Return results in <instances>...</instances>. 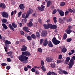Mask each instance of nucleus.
<instances>
[{"label":"nucleus","instance_id":"1","mask_svg":"<svg viewBox=\"0 0 75 75\" xmlns=\"http://www.w3.org/2000/svg\"><path fill=\"white\" fill-rule=\"evenodd\" d=\"M18 58L20 60L21 62H23V63L26 64L27 63V62H28L27 59H28V57L27 56H24L23 54L22 53L21 55L18 56Z\"/></svg>","mask_w":75,"mask_h":75},{"label":"nucleus","instance_id":"2","mask_svg":"<svg viewBox=\"0 0 75 75\" xmlns=\"http://www.w3.org/2000/svg\"><path fill=\"white\" fill-rule=\"evenodd\" d=\"M68 65L69 66V69L72 68V67H73V65H74V60L72 59H71Z\"/></svg>","mask_w":75,"mask_h":75},{"label":"nucleus","instance_id":"3","mask_svg":"<svg viewBox=\"0 0 75 75\" xmlns=\"http://www.w3.org/2000/svg\"><path fill=\"white\" fill-rule=\"evenodd\" d=\"M52 42L53 44H54V45H58V44H59V43H60V41H59L57 40L55 38H54L52 40Z\"/></svg>","mask_w":75,"mask_h":75},{"label":"nucleus","instance_id":"4","mask_svg":"<svg viewBox=\"0 0 75 75\" xmlns=\"http://www.w3.org/2000/svg\"><path fill=\"white\" fill-rule=\"evenodd\" d=\"M1 14L4 18H8V14L6 12H2Z\"/></svg>","mask_w":75,"mask_h":75},{"label":"nucleus","instance_id":"5","mask_svg":"<svg viewBox=\"0 0 75 75\" xmlns=\"http://www.w3.org/2000/svg\"><path fill=\"white\" fill-rule=\"evenodd\" d=\"M72 28V27L71 25H69L66 30H65V33H67V34H69L71 33V29Z\"/></svg>","mask_w":75,"mask_h":75},{"label":"nucleus","instance_id":"6","mask_svg":"<svg viewBox=\"0 0 75 75\" xmlns=\"http://www.w3.org/2000/svg\"><path fill=\"white\" fill-rule=\"evenodd\" d=\"M33 13V10L31 8H29V11L27 12L26 15V18H27L29 16L30 14H31Z\"/></svg>","mask_w":75,"mask_h":75},{"label":"nucleus","instance_id":"7","mask_svg":"<svg viewBox=\"0 0 75 75\" xmlns=\"http://www.w3.org/2000/svg\"><path fill=\"white\" fill-rule=\"evenodd\" d=\"M22 55H24L25 56H30L31 55V54L28 51L23 52H22Z\"/></svg>","mask_w":75,"mask_h":75},{"label":"nucleus","instance_id":"8","mask_svg":"<svg viewBox=\"0 0 75 75\" xmlns=\"http://www.w3.org/2000/svg\"><path fill=\"white\" fill-rule=\"evenodd\" d=\"M11 44V42L8 40H6L5 42V45L6 47H8L10 45L9 44Z\"/></svg>","mask_w":75,"mask_h":75},{"label":"nucleus","instance_id":"9","mask_svg":"<svg viewBox=\"0 0 75 75\" xmlns=\"http://www.w3.org/2000/svg\"><path fill=\"white\" fill-rule=\"evenodd\" d=\"M0 7L2 8H6V5L3 3H1L0 4Z\"/></svg>","mask_w":75,"mask_h":75},{"label":"nucleus","instance_id":"10","mask_svg":"<svg viewBox=\"0 0 75 75\" xmlns=\"http://www.w3.org/2000/svg\"><path fill=\"white\" fill-rule=\"evenodd\" d=\"M48 40H47L46 39L44 40L43 43V46H47V45H48Z\"/></svg>","mask_w":75,"mask_h":75},{"label":"nucleus","instance_id":"11","mask_svg":"<svg viewBox=\"0 0 75 75\" xmlns=\"http://www.w3.org/2000/svg\"><path fill=\"white\" fill-rule=\"evenodd\" d=\"M23 30L25 31V32L27 33H28V32H30V31H28V27L26 26L24 27L23 28Z\"/></svg>","mask_w":75,"mask_h":75},{"label":"nucleus","instance_id":"12","mask_svg":"<svg viewBox=\"0 0 75 75\" xmlns=\"http://www.w3.org/2000/svg\"><path fill=\"white\" fill-rule=\"evenodd\" d=\"M51 4H52V1L50 0L48 1H47V7H49Z\"/></svg>","mask_w":75,"mask_h":75},{"label":"nucleus","instance_id":"13","mask_svg":"<svg viewBox=\"0 0 75 75\" xmlns=\"http://www.w3.org/2000/svg\"><path fill=\"white\" fill-rule=\"evenodd\" d=\"M52 57H47L46 58V60L48 62H51V61H52Z\"/></svg>","mask_w":75,"mask_h":75},{"label":"nucleus","instance_id":"14","mask_svg":"<svg viewBox=\"0 0 75 75\" xmlns=\"http://www.w3.org/2000/svg\"><path fill=\"white\" fill-rule=\"evenodd\" d=\"M48 46L49 47H53V45L52 44L51 41L49 40L48 42Z\"/></svg>","mask_w":75,"mask_h":75},{"label":"nucleus","instance_id":"15","mask_svg":"<svg viewBox=\"0 0 75 75\" xmlns=\"http://www.w3.org/2000/svg\"><path fill=\"white\" fill-rule=\"evenodd\" d=\"M47 33V30H43V33H42L41 34L42 36V37H43V36H45Z\"/></svg>","mask_w":75,"mask_h":75},{"label":"nucleus","instance_id":"16","mask_svg":"<svg viewBox=\"0 0 75 75\" xmlns=\"http://www.w3.org/2000/svg\"><path fill=\"white\" fill-rule=\"evenodd\" d=\"M61 51L62 52L65 53L67 52V48L65 47H64L62 49H61Z\"/></svg>","mask_w":75,"mask_h":75},{"label":"nucleus","instance_id":"17","mask_svg":"<svg viewBox=\"0 0 75 75\" xmlns=\"http://www.w3.org/2000/svg\"><path fill=\"white\" fill-rule=\"evenodd\" d=\"M33 25V23L31 22V21H30L27 24V26L28 27H31Z\"/></svg>","mask_w":75,"mask_h":75},{"label":"nucleus","instance_id":"18","mask_svg":"<svg viewBox=\"0 0 75 75\" xmlns=\"http://www.w3.org/2000/svg\"><path fill=\"white\" fill-rule=\"evenodd\" d=\"M20 9L21 10H23L24 8V5L23 4H21L19 6Z\"/></svg>","mask_w":75,"mask_h":75},{"label":"nucleus","instance_id":"19","mask_svg":"<svg viewBox=\"0 0 75 75\" xmlns=\"http://www.w3.org/2000/svg\"><path fill=\"white\" fill-rule=\"evenodd\" d=\"M75 52V50H71V52L69 53L68 54L69 55H71L72 54H73Z\"/></svg>","mask_w":75,"mask_h":75},{"label":"nucleus","instance_id":"20","mask_svg":"<svg viewBox=\"0 0 75 75\" xmlns=\"http://www.w3.org/2000/svg\"><path fill=\"white\" fill-rule=\"evenodd\" d=\"M59 21L60 23H61V24H64V21H63L62 19L61 18H59Z\"/></svg>","mask_w":75,"mask_h":75},{"label":"nucleus","instance_id":"21","mask_svg":"<svg viewBox=\"0 0 75 75\" xmlns=\"http://www.w3.org/2000/svg\"><path fill=\"white\" fill-rule=\"evenodd\" d=\"M2 25L3 27H4V28L6 30H7V29L8 28V27H7V26L5 24L2 23Z\"/></svg>","mask_w":75,"mask_h":75},{"label":"nucleus","instance_id":"22","mask_svg":"<svg viewBox=\"0 0 75 75\" xmlns=\"http://www.w3.org/2000/svg\"><path fill=\"white\" fill-rule=\"evenodd\" d=\"M8 27H9L10 29L12 30L13 31H14V29L12 27V25H11V24H10L8 25Z\"/></svg>","mask_w":75,"mask_h":75},{"label":"nucleus","instance_id":"23","mask_svg":"<svg viewBox=\"0 0 75 75\" xmlns=\"http://www.w3.org/2000/svg\"><path fill=\"white\" fill-rule=\"evenodd\" d=\"M12 25L13 27L15 28H16L17 27V25L15 24V23H12Z\"/></svg>","mask_w":75,"mask_h":75},{"label":"nucleus","instance_id":"24","mask_svg":"<svg viewBox=\"0 0 75 75\" xmlns=\"http://www.w3.org/2000/svg\"><path fill=\"white\" fill-rule=\"evenodd\" d=\"M6 54H8V57H10L11 55H12V54L13 53L11 52H9L6 53Z\"/></svg>","mask_w":75,"mask_h":75},{"label":"nucleus","instance_id":"25","mask_svg":"<svg viewBox=\"0 0 75 75\" xmlns=\"http://www.w3.org/2000/svg\"><path fill=\"white\" fill-rule=\"evenodd\" d=\"M31 37L32 38H33V39H35V38H37V37H36V36L34 34L31 35Z\"/></svg>","mask_w":75,"mask_h":75},{"label":"nucleus","instance_id":"26","mask_svg":"<svg viewBox=\"0 0 75 75\" xmlns=\"http://www.w3.org/2000/svg\"><path fill=\"white\" fill-rule=\"evenodd\" d=\"M43 26L44 27V28L45 29H48V25H47L46 24H44L43 25Z\"/></svg>","mask_w":75,"mask_h":75},{"label":"nucleus","instance_id":"27","mask_svg":"<svg viewBox=\"0 0 75 75\" xmlns=\"http://www.w3.org/2000/svg\"><path fill=\"white\" fill-rule=\"evenodd\" d=\"M57 27V25H52L51 29H53L54 30H55V29H56Z\"/></svg>","mask_w":75,"mask_h":75},{"label":"nucleus","instance_id":"28","mask_svg":"<svg viewBox=\"0 0 75 75\" xmlns=\"http://www.w3.org/2000/svg\"><path fill=\"white\" fill-rule=\"evenodd\" d=\"M30 36H28L27 37V39L28 41H31L32 40V38Z\"/></svg>","mask_w":75,"mask_h":75},{"label":"nucleus","instance_id":"29","mask_svg":"<svg viewBox=\"0 0 75 75\" xmlns=\"http://www.w3.org/2000/svg\"><path fill=\"white\" fill-rule=\"evenodd\" d=\"M47 25H48V28H51V29L52 28V25L51 23H47Z\"/></svg>","mask_w":75,"mask_h":75},{"label":"nucleus","instance_id":"30","mask_svg":"<svg viewBox=\"0 0 75 75\" xmlns=\"http://www.w3.org/2000/svg\"><path fill=\"white\" fill-rule=\"evenodd\" d=\"M67 37V33H65L63 36V40H65Z\"/></svg>","mask_w":75,"mask_h":75},{"label":"nucleus","instance_id":"31","mask_svg":"<svg viewBox=\"0 0 75 75\" xmlns=\"http://www.w3.org/2000/svg\"><path fill=\"white\" fill-rule=\"evenodd\" d=\"M41 68L42 69L43 71L44 72H45V71H46V69H45V67L44 66H42Z\"/></svg>","mask_w":75,"mask_h":75},{"label":"nucleus","instance_id":"32","mask_svg":"<svg viewBox=\"0 0 75 75\" xmlns=\"http://www.w3.org/2000/svg\"><path fill=\"white\" fill-rule=\"evenodd\" d=\"M36 34L37 37H38V38H39V37H40V35L39 32H37Z\"/></svg>","mask_w":75,"mask_h":75},{"label":"nucleus","instance_id":"33","mask_svg":"<svg viewBox=\"0 0 75 75\" xmlns=\"http://www.w3.org/2000/svg\"><path fill=\"white\" fill-rule=\"evenodd\" d=\"M59 14L61 16H64V11H61Z\"/></svg>","mask_w":75,"mask_h":75},{"label":"nucleus","instance_id":"34","mask_svg":"<svg viewBox=\"0 0 75 75\" xmlns=\"http://www.w3.org/2000/svg\"><path fill=\"white\" fill-rule=\"evenodd\" d=\"M21 51H27V48L24 47H22L21 49Z\"/></svg>","mask_w":75,"mask_h":75},{"label":"nucleus","instance_id":"35","mask_svg":"<svg viewBox=\"0 0 75 75\" xmlns=\"http://www.w3.org/2000/svg\"><path fill=\"white\" fill-rule=\"evenodd\" d=\"M71 59V58L69 57H67L66 59V61L67 62L69 61V60Z\"/></svg>","mask_w":75,"mask_h":75},{"label":"nucleus","instance_id":"36","mask_svg":"<svg viewBox=\"0 0 75 75\" xmlns=\"http://www.w3.org/2000/svg\"><path fill=\"white\" fill-rule=\"evenodd\" d=\"M7 20L6 19H3L2 20V23H6L7 22Z\"/></svg>","mask_w":75,"mask_h":75},{"label":"nucleus","instance_id":"37","mask_svg":"<svg viewBox=\"0 0 75 75\" xmlns=\"http://www.w3.org/2000/svg\"><path fill=\"white\" fill-rule=\"evenodd\" d=\"M38 10H40V11H44V9L43 8H42L40 7H38Z\"/></svg>","mask_w":75,"mask_h":75},{"label":"nucleus","instance_id":"38","mask_svg":"<svg viewBox=\"0 0 75 75\" xmlns=\"http://www.w3.org/2000/svg\"><path fill=\"white\" fill-rule=\"evenodd\" d=\"M62 73H63L64 74H65V75H67L68 74V72L65 70L62 71Z\"/></svg>","mask_w":75,"mask_h":75},{"label":"nucleus","instance_id":"39","mask_svg":"<svg viewBox=\"0 0 75 75\" xmlns=\"http://www.w3.org/2000/svg\"><path fill=\"white\" fill-rule=\"evenodd\" d=\"M72 40V39L71 38H68L67 39V41L68 42H71V40Z\"/></svg>","mask_w":75,"mask_h":75},{"label":"nucleus","instance_id":"40","mask_svg":"<svg viewBox=\"0 0 75 75\" xmlns=\"http://www.w3.org/2000/svg\"><path fill=\"white\" fill-rule=\"evenodd\" d=\"M27 18L26 17H25V19H23L22 20V21H23V23L24 24V23H26L27 22V19H26V18Z\"/></svg>","mask_w":75,"mask_h":75},{"label":"nucleus","instance_id":"41","mask_svg":"<svg viewBox=\"0 0 75 75\" xmlns=\"http://www.w3.org/2000/svg\"><path fill=\"white\" fill-rule=\"evenodd\" d=\"M65 3L64 2H62L60 4V6H65Z\"/></svg>","mask_w":75,"mask_h":75},{"label":"nucleus","instance_id":"42","mask_svg":"<svg viewBox=\"0 0 75 75\" xmlns=\"http://www.w3.org/2000/svg\"><path fill=\"white\" fill-rule=\"evenodd\" d=\"M53 20L54 23H57V17H53Z\"/></svg>","mask_w":75,"mask_h":75},{"label":"nucleus","instance_id":"43","mask_svg":"<svg viewBox=\"0 0 75 75\" xmlns=\"http://www.w3.org/2000/svg\"><path fill=\"white\" fill-rule=\"evenodd\" d=\"M20 41H21V42H25V39H21Z\"/></svg>","mask_w":75,"mask_h":75},{"label":"nucleus","instance_id":"44","mask_svg":"<svg viewBox=\"0 0 75 75\" xmlns=\"http://www.w3.org/2000/svg\"><path fill=\"white\" fill-rule=\"evenodd\" d=\"M50 65H51L52 68H54L55 67V64L54 63H51L50 64Z\"/></svg>","mask_w":75,"mask_h":75},{"label":"nucleus","instance_id":"45","mask_svg":"<svg viewBox=\"0 0 75 75\" xmlns=\"http://www.w3.org/2000/svg\"><path fill=\"white\" fill-rule=\"evenodd\" d=\"M21 13H22V12L21 11H20L18 13V17H20L21 16Z\"/></svg>","mask_w":75,"mask_h":75},{"label":"nucleus","instance_id":"46","mask_svg":"<svg viewBox=\"0 0 75 75\" xmlns=\"http://www.w3.org/2000/svg\"><path fill=\"white\" fill-rule=\"evenodd\" d=\"M62 58V54H60L58 57V59H61Z\"/></svg>","mask_w":75,"mask_h":75},{"label":"nucleus","instance_id":"47","mask_svg":"<svg viewBox=\"0 0 75 75\" xmlns=\"http://www.w3.org/2000/svg\"><path fill=\"white\" fill-rule=\"evenodd\" d=\"M44 42V39H41L40 40V44H42V43Z\"/></svg>","mask_w":75,"mask_h":75},{"label":"nucleus","instance_id":"48","mask_svg":"<svg viewBox=\"0 0 75 75\" xmlns=\"http://www.w3.org/2000/svg\"><path fill=\"white\" fill-rule=\"evenodd\" d=\"M38 51H39V52H42V49L41 48H39L38 49Z\"/></svg>","mask_w":75,"mask_h":75},{"label":"nucleus","instance_id":"49","mask_svg":"<svg viewBox=\"0 0 75 75\" xmlns=\"http://www.w3.org/2000/svg\"><path fill=\"white\" fill-rule=\"evenodd\" d=\"M20 33H21V35H24V31L21 30L20 31Z\"/></svg>","mask_w":75,"mask_h":75},{"label":"nucleus","instance_id":"50","mask_svg":"<svg viewBox=\"0 0 75 75\" xmlns=\"http://www.w3.org/2000/svg\"><path fill=\"white\" fill-rule=\"evenodd\" d=\"M72 18H70L68 19L67 21L68 22H71V21H72Z\"/></svg>","mask_w":75,"mask_h":75},{"label":"nucleus","instance_id":"51","mask_svg":"<svg viewBox=\"0 0 75 75\" xmlns=\"http://www.w3.org/2000/svg\"><path fill=\"white\" fill-rule=\"evenodd\" d=\"M41 65L42 66H43L44 65V61H43V60H41Z\"/></svg>","mask_w":75,"mask_h":75},{"label":"nucleus","instance_id":"52","mask_svg":"<svg viewBox=\"0 0 75 75\" xmlns=\"http://www.w3.org/2000/svg\"><path fill=\"white\" fill-rule=\"evenodd\" d=\"M57 64H59V63H62V61L60 60H57Z\"/></svg>","mask_w":75,"mask_h":75},{"label":"nucleus","instance_id":"53","mask_svg":"<svg viewBox=\"0 0 75 75\" xmlns=\"http://www.w3.org/2000/svg\"><path fill=\"white\" fill-rule=\"evenodd\" d=\"M68 13H69V11H66L65 13V16H67Z\"/></svg>","mask_w":75,"mask_h":75},{"label":"nucleus","instance_id":"54","mask_svg":"<svg viewBox=\"0 0 75 75\" xmlns=\"http://www.w3.org/2000/svg\"><path fill=\"white\" fill-rule=\"evenodd\" d=\"M31 71L33 72H35V69L34 68H32L31 69Z\"/></svg>","mask_w":75,"mask_h":75},{"label":"nucleus","instance_id":"55","mask_svg":"<svg viewBox=\"0 0 75 75\" xmlns=\"http://www.w3.org/2000/svg\"><path fill=\"white\" fill-rule=\"evenodd\" d=\"M7 62H11V60L10 59V58H8L7 59Z\"/></svg>","mask_w":75,"mask_h":75},{"label":"nucleus","instance_id":"56","mask_svg":"<svg viewBox=\"0 0 75 75\" xmlns=\"http://www.w3.org/2000/svg\"><path fill=\"white\" fill-rule=\"evenodd\" d=\"M56 13H57V10H56V9H54L53 11L52 14H55Z\"/></svg>","mask_w":75,"mask_h":75},{"label":"nucleus","instance_id":"57","mask_svg":"<svg viewBox=\"0 0 75 75\" xmlns=\"http://www.w3.org/2000/svg\"><path fill=\"white\" fill-rule=\"evenodd\" d=\"M1 65L2 66H6L7 65V64H6V63H2L1 64Z\"/></svg>","mask_w":75,"mask_h":75},{"label":"nucleus","instance_id":"58","mask_svg":"<svg viewBox=\"0 0 75 75\" xmlns=\"http://www.w3.org/2000/svg\"><path fill=\"white\" fill-rule=\"evenodd\" d=\"M24 69L25 71H28V68L27 67H24Z\"/></svg>","mask_w":75,"mask_h":75},{"label":"nucleus","instance_id":"59","mask_svg":"<svg viewBox=\"0 0 75 75\" xmlns=\"http://www.w3.org/2000/svg\"><path fill=\"white\" fill-rule=\"evenodd\" d=\"M69 11L71 13H72L73 12V11L71 8L69 9Z\"/></svg>","mask_w":75,"mask_h":75},{"label":"nucleus","instance_id":"60","mask_svg":"<svg viewBox=\"0 0 75 75\" xmlns=\"http://www.w3.org/2000/svg\"><path fill=\"white\" fill-rule=\"evenodd\" d=\"M6 69L8 70H9V69H10V67L7 66L6 67Z\"/></svg>","mask_w":75,"mask_h":75},{"label":"nucleus","instance_id":"61","mask_svg":"<svg viewBox=\"0 0 75 75\" xmlns=\"http://www.w3.org/2000/svg\"><path fill=\"white\" fill-rule=\"evenodd\" d=\"M57 11L58 12V13H60L61 12V11H62V10H60L58 9H57Z\"/></svg>","mask_w":75,"mask_h":75},{"label":"nucleus","instance_id":"62","mask_svg":"<svg viewBox=\"0 0 75 75\" xmlns=\"http://www.w3.org/2000/svg\"><path fill=\"white\" fill-rule=\"evenodd\" d=\"M47 74V75H51L52 73L51 71H50Z\"/></svg>","mask_w":75,"mask_h":75},{"label":"nucleus","instance_id":"63","mask_svg":"<svg viewBox=\"0 0 75 75\" xmlns=\"http://www.w3.org/2000/svg\"><path fill=\"white\" fill-rule=\"evenodd\" d=\"M27 67L28 68H30V69H31V66L29 65L27 66Z\"/></svg>","mask_w":75,"mask_h":75},{"label":"nucleus","instance_id":"64","mask_svg":"<svg viewBox=\"0 0 75 75\" xmlns=\"http://www.w3.org/2000/svg\"><path fill=\"white\" fill-rule=\"evenodd\" d=\"M52 74L53 75H57V74L56 73L54 72H52Z\"/></svg>","mask_w":75,"mask_h":75}]
</instances>
